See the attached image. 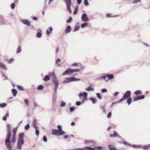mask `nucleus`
I'll use <instances>...</instances> for the list:
<instances>
[{"mask_svg": "<svg viewBox=\"0 0 150 150\" xmlns=\"http://www.w3.org/2000/svg\"><path fill=\"white\" fill-rule=\"evenodd\" d=\"M139 100V99L138 96L137 97H135L134 98L133 101H137Z\"/></svg>", "mask_w": 150, "mask_h": 150, "instance_id": "46", "label": "nucleus"}, {"mask_svg": "<svg viewBox=\"0 0 150 150\" xmlns=\"http://www.w3.org/2000/svg\"><path fill=\"white\" fill-rule=\"evenodd\" d=\"M24 135V133H20L19 135V140H23V138Z\"/></svg>", "mask_w": 150, "mask_h": 150, "instance_id": "15", "label": "nucleus"}, {"mask_svg": "<svg viewBox=\"0 0 150 150\" xmlns=\"http://www.w3.org/2000/svg\"><path fill=\"white\" fill-rule=\"evenodd\" d=\"M86 91H94V89L91 86H88L87 88H85Z\"/></svg>", "mask_w": 150, "mask_h": 150, "instance_id": "16", "label": "nucleus"}, {"mask_svg": "<svg viewBox=\"0 0 150 150\" xmlns=\"http://www.w3.org/2000/svg\"><path fill=\"white\" fill-rule=\"evenodd\" d=\"M81 80V79L76 78L74 77H67L62 82V83L65 84L71 82L79 81Z\"/></svg>", "mask_w": 150, "mask_h": 150, "instance_id": "1", "label": "nucleus"}, {"mask_svg": "<svg viewBox=\"0 0 150 150\" xmlns=\"http://www.w3.org/2000/svg\"><path fill=\"white\" fill-rule=\"evenodd\" d=\"M13 59H11L8 61V63L10 64V63H12L13 62Z\"/></svg>", "mask_w": 150, "mask_h": 150, "instance_id": "58", "label": "nucleus"}, {"mask_svg": "<svg viewBox=\"0 0 150 150\" xmlns=\"http://www.w3.org/2000/svg\"><path fill=\"white\" fill-rule=\"evenodd\" d=\"M90 100L92 101L93 104H95L96 102V99L94 98H90Z\"/></svg>", "mask_w": 150, "mask_h": 150, "instance_id": "28", "label": "nucleus"}, {"mask_svg": "<svg viewBox=\"0 0 150 150\" xmlns=\"http://www.w3.org/2000/svg\"><path fill=\"white\" fill-rule=\"evenodd\" d=\"M131 92L129 91H127L125 93L124 95L123 96L124 98H125V99H126L129 98L130 97Z\"/></svg>", "mask_w": 150, "mask_h": 150, "instance_id": "10", "label": "nucleus"}, {"mask_svg": "<svg viewBox=\"0 0 150 150\" xmlns=\"http://www.w3.org/2000/svg\"><path fill=\"white\" fill-rule=\"evenodd\" d=\"M65 133L64 132H60L57 129H55L52 130V133L53 135H56L57 136L63 135L65 134Z\"/></svg>", "mask_w": 150, "mask_h": 150, "instance_id": "2", "label": "nucleus"}, {"mask_svg": "<svg viewBox=\"0 0 150 150\" xmlns=\"http://www.w3.org/2000/svg\"><path fill=\"white\" fill-rule=\"evenodd\" d=\"M84 4L86 6H87L88 5V3L87 0H84Z\"/></svg>", "mask_w": 150, "mask_h": 150, "instance_id": "42", "label": "nucleus"}, {"mask_svg": "<svg viewBox=\"0 0 150 150\" xmlns=\"http://www.w3.org/2000/svg\"><path fill=\"white\" fill-rule=\"evenodd\" d=\"M5 144L8 149V150H11L12 148L11 145V142L10 140H5Z\"/></svg>", "mask_w": 150, "mask_h": 150, "instance_id": "7", "label": "nucleus"}, {"mask_svg": "<svg viewBox=\"0 0 150 150\" xmlns=\"http://www.w3.org/2000/svg\"><path fill=\"white\" fill-rule=\"evenodd\" d=\"M65 105L66 103L65 102H64L63 101L61 102V103L60 105L61 107H64L65 106Z\"/></svg>", "mask_w": 150, "mask_h": 150, "instance_id": "35", "label": "nucleus"}, {"mask_svg": "<svg viewBox=\"0 0 150 150\" xmlns=\"http://www.w3.org/2000/svg\"><path fill=\"white\" fill-rule=\"evenodd\" d=\"M72 20V17L70 16L69 17L67 21V23H69L71 22Z\"/></svg>", "mask_w": 150, "mask_h": 150, "instance_id": "33", "label": "nucleus"}, {"mask_svg": "<svg viewBox=\"0 0 150 150\" xmlns=\"http://www.w3.org/2000/svg\"><path fill=\"white\" fill-rule=\"evenodd\" d=\"M11 141L13 143H15V142H16V137H12V139H11Z\"/></svg>", "mask_w": 150, "mask_h": 150, "instance_id": "45", "label": "nucleus"}, {"mask_svg": "<svg viewBox=\"0 0 150 150\" xmlns=\"http://www.w3.org/2000/svg\"><path fill=\"white\" fill-rule=\"evenodd\" d=\"M82 95L83 96L84 99L82 100V101L83 102L84 101L87 100L88 94L86 92H84L82 93Z\"/></svg>", "mask_w": 150, "mask_h": 150, "instance_id": "11", "label": "nucleus"}, {"mask_svg": "<svg viewBox=\"0 0 150 150\" xmlns=\"http://www.w3.org/2000/svg\"><path fill=\"white\" fill-rule=\"evenodd\" d=\"M131 146H132L134 148H139V147H142V146H137V145H131Z\"/></svg>", "mask_w": 150, "mask_h": 150, "instance_id": "44", "label": "nucleus"}, {"mask_svg": "<svg viewBox=\"0 0 150 150\" xmlns=\"http://www.w3.org/2000/svg\"><path fill=\"white\" fill-rule=\"evenodd\" d=\"M54 85V90H57L59 84Z\"/></svg>", "mask_w": 150, "mask_h": 150, "instance_id": "61", "label": "nucleus"}, {"mask_svg": "<svg viewBox=\"0 0 150 150\" xmlns=\"http://www.w3.org/2000/svg\"><path fill=\"white\" fill-rule=\"evenodd\" d=\"M108 147L110 150H116L117 149L113 147L112 145L109 144L108 145Z\"/></svg>", "mask_w": 150, "mask_h": 150, "instance_id": "18", "label": "nucleus"}, {"mask_svg": "<svg viewBox=\"0 0 150 150\" xmlns=\"http://www.w3.org/2000/svg\"><path fill=\"white\" fill-rule=\"evenodd\" d=\"M132 99L131 98H129L127 100V102L128 105H129L132 101Z\"/></svg>", "mask_w": 150, "mask_h": 150, "instance_id": "26", "label": "nucleus"}, {"mask_svg": "<svg viewBox=\"0 0 150 150\" xmlns=\"http://www.w3.org/2000/svg\"><path fill=\"white\" fill-rule=\"evenodd\" d=\"M84 149H87L90 150H94V147L92 148L90 147H84Z\"/></svg>", "mask_w": 150, "mask_h": 150, "instance_id": "36", "label": "nucleus"}, {"mask_svg": "<svg viewBox=\"0 0 150 150\" xmlns=\"http://www.w3.org/2000/svg\"><path fill=\"white\" fill-rule=\"evenodd\" d=\"M53 81L54 85H58L59 84L58 80L57 79V78H53L52 79Z\"/></svg>", "mask_w": 150, "mask_h": 150, "instance_id": "17", "label": "nucleus"}, {"mask_svg": "<svg viewBox=\"0 0 150 150\" xmlns=\"http://www.w3.org/2000/svg\"><path fill=\"white\" fill-rule=\"evenodd\" d=\"M43 140L45 142H47V139L46 137L45 136H44L43 138Z\"/></svg>", "mask_w": 150, "mask_h": 150, "instance_id": "48", "label": "nucleus"}, {"mask_svg": "<svg viewBox=\"0 0 150 150\" xmlns=\"http://www.w3.org/2000/svg\"><path fill=\"white\" fill-rule=\"evenodd\" d=\"M134 94L136 95H137L142 94V92L140 91L137 90L134 92Z\"/></svg>", "mask_w": 150, "mask_h": 150, "instance_id": "32", "label": "nucleus"}, {"mask_svg": "<svg viewBox=\"0 0 150 150\" xmlns=\"http://www.w3.org/2000/svg\"><path fill=\"white\" fill-rule=\"evenodd\" d=\"M2 77H3V80H4L5 79H7V78L6 77V76L4 75V74H2Z\"/></svg>", "mask_w": 150, "mask_h": 150, "instance_id": "52", "label": "nucleus"}, {"mask_svg": "<svg viewBox=\"0 0 150 150\" xmlns=\"http://www.w3.org/2000/svg\"><path fill=\"white\" fill-rule=\"evenodd\" d=\"M20 21H21L23 24L26 25L27 26L30 25H31V23L30 21L28 19H21Z\"/></svg>", "mask_w": 150, "mask_h": 150, "instance_id": "9", "label": "nucleus"}, {"mask_svg": "<svg viewBox=\"0 0 150 150\" xmlns=\"http://www.w3.org/2000/svg\"><path fill=\"white\" fill-rule=\"evenodd\" d=\"M81 104V102L80 101H77L76 102V105L78 106L80 105Z\"/></svg>", "mask_w": 150, "mask_h": 150, "instance_id": "54", "label": "nucleus"}, {"mask_svg": "<svg viewBox=\"0 0 150 150\" xmlns=\"http://www.w3.org/2000/svg\"><path fill=\"white\" fill-rule=\"evenodd\" d=\"M15 7V3H13L11 4V7L12 9L14 8Z\"/></svg>", "mask_w": 150, "mask_h": 150, "instance_id": "50", "label": "nucleus"}, {"mask_svg": "<svg viewBox=\"0 0 150 150\" xmlns=\"http://www.w3.org/2000/svg\"><path fill=\"white\" fill-rule=\"evenodd\" d=\"M141 1L140 0H135L133 1V3H137L138 2Z\"/></svg>", "mask_w": 150, "mask_h": 150, "instance_id": "57", "label": "nucleus"}, {"mask_svg": "<svg viewBox=\"0 0 150 150\" xmlns=\"http://www.w3.org/2000/svg\"><path fill=\"white\" fill-rule=\"evenodd\" d=\"M101 92L102 93H106L107 92V90L106 88H103L101 90Z\"/></svg>", "mask_w": 150, "mask_h": 150, "instance_id": "47", "label": "nucleus"}, {"mask_svg": "<svg viewBox=\"0 0 150 150\" xmlns=\"http://www.w3.org/2000/svg\"><path fill=\"white\" fill-rule=\"evenodd\" d=\"M30 125L28 124H27L25 127V130H27L30 128Z\"/></svg>", "mask_w": 150, "mask_h": 150, "instance_id": "39", "label": "nucleus"}, {"mask_svg": "<svg viewBox=\"0 0 150 150\" xmlns=\"http://www.w3.org/2000/svg\"><path fill=\"white\" fill-rule=\"evenodd\" d=\"M7 128L8 135L7 136L6 140H10L11 135V126L9 124L7 125Z\"/></svg>", "mask_w": 150, "mask_h": 150, "instance_id": "5", "label": "nucleus"}, {"mask_svg": "<svg viewBox=\"0 0 150 150\" xmlns=\"http://www.w3.org/2000/svg\"><path fill=\"white\" fill-rule=\"evenodd\" d=\"M0 67L4 69L5 70H6L5 65L1 62H0Z\"/></svg>", "mask_w": 150, "mask_h": 150, "instance_id": "22", "label": "nucleus"}, {"mask_svg": "<svg viewBox=\"0 0 150 150\" xmlns=\"http://www.w3.org/2000/svg\"><path fill=\"white\" fill-rule=\"evenodd\" d=\"M35 134L36 135L38 136L39 134V131L37 129H36L35 130Z\"/></svg>", "mask_w": 150, "mask_h": 150, "instance_id": "53", "label": "nucleus"}, {"mask_svg": "<svg viewBox=\"0 0 150 150\" xmlns=\"http://www.w3.org/2000/svg\"><path fill=\"white\" fill-rule=\"evenodd\" d=\"M88 25V24L87 23H83L81 25V27L83 28L86 27H87Z\"/></svg>", "mask_w": 150, "mask_h": 150, "instance_id": "25", "label": "nucleus"}, {"mask_svg": "<svg viewBox=\"0 0 150 150\" xmlns=\"http://www.w3.org/2000/svg\"><path fill=\"white\" fill-rule=\"evenodd\" d=\"M150 147V144L145 145L142 147V148L144 149H146Z\"/></svg>", "mask_w": 150, "mask_h": 150, "instance_id": "27", "label": "nucleus"}, {"mask_svg": "<svg viewBox=\"0 0 150 150\" xmlns=\"http://www.w3.org/2000/svg\"><path fill=\"white\" fill-rule=\"evenodd\" d=\"M107 78L106 79V81H108L110 79H112L114 78V76L112 74H109L107 75Z\"/></svg>", "mask_w": 150, "mask_h": 150, "instance_id": "14", "label": "nucleus"}, {"mask_svg": "<svg viewBox=\"0 0 150 150\" xmlns=\"http://www.w3.org/2000/svg\"><path fill=\"white\" fill-rule=\"evenodd\" d=\"M50 75L52 77V79L56 78L55 74L54 72H52L50 74Z\"/></svg>", "mask_w": 150, "mask_h": 150, "instance_id": "29", "label": "nucleus"}, {"mask_svg": "<svg viewBox=\"0 0 150 150\" xmlns=\"http://www.w3.org/2000/svg\"><path fill=\"white\" fill-rule=\"evenodd\" d=\"M36 36L37 37L40 38L42 36V34L41 32H38L37 33Z\"/></svg>", "mask_w": 150, "mask_h": 150, "instance_id": "31", "label": "nucleus"}, {"mask_svg": "<svg viewBox=\"0 0 150 150\" xmlns=\"http://www.w3.org/2000/svg\"><path fill=\"white\" fill-rule=\"evenodd\" d=\"M12 92L13 94V96H15L17 93V91L14 88L12 89Z\"/></svg>", "mask_w": 150, "mask_h": 150, "instance_id": "21", "label": "nucleus"}, {"mask_svg": "<svg viewBox=\"0 0 150 150\" xmlns=\"http://www.w3.org/2000/svg\"><path fill=\"white\" fill-rule=\"evenodd\" d=\"M110 137H117V134L115 131L113 134H110Z\"/></svg>", "mask_w": 150, "mask_h": 150, "instance_id": "19", "label": "nucleus"}, {"mask_svg": "<svg viewBox=\"0 0 150 150\" xmlns=\"http://www.w3.org/2000/svg\"><path fill=\"white\" fill-rule=\"evenodd\" d=\"M123 144H125V145H126V146H131V145L129 144V143L128 142H123Z\"/></svg>", "mask_w": 150, "mask_h": 150, "instance_id": "49", "label": "nucleus"}, {"mask_svg": "<svg viewBox=\"0 0 150 150\" xmlns=\"http://www.w3.org/2000/svg\"><path fill=\"white\" fill-rule=\"evenodd\" d=\"M57 128L59 129V132H64L62 130V128L61 125H58L57 126Z\"/></svg>", "mask_w": 150, "mask_h": 150, "instance_id": "34", "label": "nucleus"}, {"mask_svg": "<svg viewBox=\"0 0 150 150\" xmlns=\"http://www.w3.org/2000/svg\"><path fill=\"white\" fill-rule=\"evenodd\" d=\"M96 95L97 97L100 99H102V97L100 95V94L99 93H96Z\"/></svg>", "mask_w": 150, "mask_h": 150, "instance_id": "43", "label": "nucleus"}, {"mask_svg": "<svg viewBox=\"0 0 150 150\" xmlns=\"http://www.w3.org/2000/svg\"><path fill=\"white\" fill-rule=\"evenodd\" d=\"M17 88L20 91H23L24 90L23 87L21 86H18Z\"/></svg>", "mask_w": 150, "mask_h": 150, "instance_id": "38", "label": "nucleus"}, {"mask_svg": "<svg viewBox=\"0 0 150 150\" xmlns=\"http://www.w3.org/2000/svg\"><path fill=\"white\" fill-rule=\"evenodd\" d=\"M24 144V140H18L17 145V148L18 149H22V146Z\"/></svg>", "mask_w": 150, "mask_h": 150, "instance_id": "6", "label": "nucleus"}, {"mask_svg": "<svg viewBox=\"0 0 150 150\" xmlns=\"http://www.w3.org/2000/svg\"><path fill=\"white\" fill-rule=\"evenodd\" d=\"M80 27V26L79 23H76L74 29V31L75 32L78 30L79 29Z\"/></svg>", "mask_w": 150, "mask_h": 150, "instance_id": "13", "label": "nucleus"}, {"mask_svg": "<svg viewBox=\"0 0 150 150\" xmlns=\"http://www.w3.org/2000/svg\"><path fill=\"white\" fill-rule=\"evenodd\" d=\"M21 51V46H19L16 52L17 53H20Z\"/></svg>", "mask_w": 150, "mask_h": 150, "instance_id": "41", "label": "nucleus"}, {"mask_svg": "<svg viewBox=\"0 0 150 150\" xmlns=\"http://www.w3.org/2000/svg\"><path fill=\"white\" fill-rule=\"evenodd\" d=\"M44 88V87L42 85H40L39 86L38 88H37V89L38 90H42Z\"/></svg>", "mask_w": 150, "mask_h": 150, "instance_id": "30", "label": "nucleus"}, {"mask_svg": "<svg viewBox=\"0 0 150 150\" xmlns=\"http://www.w3.org/2000/svg\"><path fill=\"white\" fill-rule=\"evenodd\" d=\"M103 149V148L100 146H98L94 147V150H101Z\"/></svg>", "mask_w": 150, "mask_h": 150, "instance_id": "23", "label": "nucleus"}, {"mask_svg": "<svg viewBox=\"0 0 150 150\" xmlns=\"http://www.w3.org/2000/svg\"><path fill=\"white\" fill-rule=\"evenodd\" d=\"M80 71V70L78 69H69L66 71L64 72L63 74V75H64L72 73L74 72H79Z\"/></svg>", "mask_w": 150, "mask_h": 150, "instance_id": "3", "label": "nucleus"}, {"mask_svg": "<svg viewBox=\"0 0 150 150\" xmlns=\"http://www.w3.org/2000/svg\"><path fill=\"white\" fill-rule=\"evenodd\" d=\"M74 110V107H71L70 108V111L71 112L73 111Z\"/></svg>", "mask_w": 150, "mask_h": 150, "instance_id": "56", "label": "nucleus"}, {"mask_svg": "<svg viewBox=\"0 0 150 150\" xmlns=\"http://www.w3.org/2000/svg\"><path fill=\"white\" fill-rule=\"evenodd\" d=\"M105 106H103V107H102V108H101L103 110V112L104 113H105L106 112L105 110Z\"/></svg>", "mask_w": 150, "mask_h": 150, "instance_id": "60", "label": "nucleus"}, {"mask_svg": "<svg viewBox=\"0 0 150 150\" xmlns=\"http://www.w3.org/2000/svg\"><path fill=\"white\" fill-rule=\"evenodd\" d=\"M50 79V78L49 76V75H46L45 78H44L43 80L45 81H47L49 80Z\"/></svg>", "mask_w": 150, "mask_h": 150, "instance_id": "20", "label": "nucleus"}, {"mask_svg": "<svg viewBox=\"0 0 150 150\" xmlns=\"http://www.w3.org/2000/svg\"><path fill=\"white\" fill-rule=\"evenodd\" d=\"M81 18V20L84 22H87L89 21L88 16L86 13H84L82 14Z\"/></svg>", "mask_w": 150, "mask_h": 150, "instance_id": "8", "label": "nucleus"}, {"mask_svg": "<svg viewBox=\"0 0 150 150\" xmlns=\"http://www.w3.org/2000/svg\"><path fill=\"white\" fill-rule=\"evenodd\" d=\"M101 78L102 79H103L105 80L106 81V79L107 78V75H105L103 76H101Z\"/></svg>", "mask_w": 150, "mask_h": 150, "instance_id": "51", "label": "nucleus"}, {"mask_svg": "<svg viewBox=\"0 0 150 150\" xmlns=\"http://www.w3.org/2000/svg\"><path fill=\"white\" fill-rule=\"evenodd\" d=\"M71 27L70 25L67 26L65 30V33L66 34H67L68 33L70 32L71 30Z\"/></svg>", "mask_w": 150, "mask_h": 150, "instance_id": "12", "label": "nucleus"}, {"mask_svg": "<svg viewBox=\"0 0 150 150\" xmlns=\"http://www.w3.org/2000/svg\"><path fill=\"white\" fill-rule=\"evenodd\" d=\"M37 120L35 119H34L33 122V124H37Z\"/></svg>", "mask_w": 150, "mask_h": 150, "instance_id": "59", "label": "nucleus"}, {"mask_svg": "<svg viewBox=\"0 0 150 150\" xmlns=\"http://www.w3.org/2000/svg\"><path fill=\"white\" fill-rule=\"evenodd\" d=\"M138 96L139 100L143 99H144L145 97V96L144 95L139 96Z\"/></svg>", "mask_w": 150, "mask_h": 150, "instance_id": "40", "label": "nucleus"}, {"mask_svg": "<svg viewBox=\"0 0 150 150\" xmlns=\"http://www.w3.org/2000/svg\"><path fill=\"white\" fill-rule=\"evenodd\" d=\"M49 30L50 32L48 30H47L46 32L47 34L48 35H49L50 33H51L53 30L52 28L51 27L49 28Z\"/></svg>", "mask_w": 150, "mask_h": 150, "instance_id": "24", "label": "nucleus"}, {"mask_svg": "<svg viewBox=\"0 0 150 150\" xmlns=\"http://www.w3.org/2000/svg\"><path fill=\"white\" fill-rule=\"evenodd\" d=\"M7 104L5 103H1L0 104V107L4 108L7 105Z\"/></svg>", "mask_w": 150, "mask_h": 150, "instance_id": "37", "label": "nucleus"}, {"mask_svg": "<svg viewBox=\"0 0 150 150\" xmlns=\"http://www.w3.org/2000/svg\"><path fill=\"white\" fill-rule=\"evenodd\" d=\"M111 112H110L108 114L107 117L108 118H110L111 117Z\"/></svg>", "mask_w": 150, "mask_h": 150, "instance_id": "55", "label": "nucleus"}, {"mask_svg": "<svg viewBox=\"0 0 150 150\" xmlns=\"http://www.w3.org/2000/svg\"><path fill=\"white\" fill-rule=\"evenodd\" d=\"M25 102L26 105H28V100L27 99H25Z\"/></svg>", "mask_w": 150, "mask_h": 150, "instance_id": "64", "label": "nucleus"}, {"mask_svg": "<svg viewBox=\"0 0 150 150\" xmlns=\"http://www.w3.org/2000/svg\"><path fill=\"white\" fill-rule=\"evenodd\" d=\"M124 99H125V98H124V97L123 96V97L122 98H121L118 101V102H120L121 101H122Z\"/></svg>", "mask_w": 150, "mask_h": 150, "instance_id": "62", "label": "nucleus"}, {"mask_svg": "<svg viewBox=\"0 0 150 150\" xmlns=\"http://www.w3.org/2000/svg\"><path fill=\"white\" fill-rule=\"evenodd\" d=\"M64 1L65 2L67 11L69 13H71L72 11L70 8V5L71 3V0H64Z\"/></svg>", "mask_w": 150, "mask_h": 150, "instance_id": "4", "label": "nucleus"}, {"mask_svg": "<svg viewBox=\"0 0 150 150\" xmlns=\"http://www.w3.org/2000/svg\"><path fill=\"white\" fill-rule=\"evenodd\" d=\"M61 60L60 59L58 58L57 59L56 61V64H57L58 62H60Z\"/></svg>", "mask_w": 150, "mask_h": 150, "instance_id": "63", "label": "nucleus"}]
</instances>
